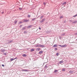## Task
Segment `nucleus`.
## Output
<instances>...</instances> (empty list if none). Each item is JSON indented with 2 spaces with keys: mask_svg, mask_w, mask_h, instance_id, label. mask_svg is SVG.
I'll use <instances>...</instances> for the list:
<instances>
[{
  "mask_svg": "<svg viewBox=\"0 0 77 77\" xmlns=\"http://www.w3.org/2000/svg\"><path fill=\"white\" fill-rule=\"evenodd\" d=\"M35 47H40L41 46V44H39V43H37L36 45H35Z\"/></svg>",
  "mask_w": 77,
  "mask_h": 77,
  "instance_id": "nucleus-1",
  "label": "nucleus"
},
{
  "mask_svg": "<svg viewBox=\"0 0 77 77\" xmlns=\"http://www.w3.org/2000/svg\"><path fill=\"white\" fill-rule=\"evenodd\" d=\"M44 21H45V19H43L41 21V23H43Z\"/></svg>",
  "mask_w": 77,
  "mask_h": 77,
  "instance_id": "nucleus-2",
  "label": "nucleus"
},
{
  "mask_svg": "<svg viewBox=\"0 0 77 77\" xmlns=\"http://www.w3.org/2000/svg\"><path fill=\"white\" fill-rule=\"evenodd\" d=\"M72 23L73 24H76V23H77V20L74 21L73 22H72Z\"/></svg>",
  "mask_w": 77,
  "mask_h": 77,
  "instance_id": "nucleus-3",
  "label": "nucleus"
},
{
  "mask_svg": "<svg viewBox=\"0 0 77 77\" xmlns=\"http://www.w3.org/2000/svg\"><path fill=\"white\" fill-rule=\"evenodd\" d=\"M32 25H30L28 26V27H27V29H30L32 28Z\"/></svg>",
  "mask_w": 77,
  "mask_h": 77,
  "instance_id": "nucleus-4",
  "label": "nucleus"
},
{
  "mask_svg": "<svg viewBox=\"0 0 77 77\" xmlns=\"http://www.w3.org/2000/svg\"><path fill=\"white\" fill-rule=\"evenodd\" d=\"M22 71H24L25 72H28L29 70L26 69H23L22 70Z\"/></svg>",
  "mask_w": 77,
  "mask_h": 77,
  "instance_id": "nucleus-5",
  "label": "nucleus"
},
{
  "mask_svg": "<svg viewBox=\"0 0 77 77\" xmlns=\"http://www.w3.org/2000/svg\"><path fill=\"white\" fill-rule=\"evenodd\" d=\"M40 47H42V48H44V47H45V46L44 45H42L41 44H40Z\"/></svg>",
  "mask_w": 77,
  "mask_h": 77,
  "instance_id": "nucleus-6",
  "label": "nucleus"
},
{
  "mask_svg": "<svg viewBox=\"0 0 77 77\" xmlns=\"http://www.w3.org/2000/svg\"><path fill=\"white\" fill-rule=\"evenodd\" d=\"M66 4V2H64L63 3V6H65V5Z\"/></svg>",
  "mask_w": 77,
  "mask_h": 77,
  "instance_id": "nucleus-7",
  "label": "nucleus"
},
{
  "mask_svg": "<svg viewBox=\"0 0 77 77\" xmlns=\"http://www.w3.org/2000/svg\"><path fill=\"white\" fill-rule=\"evenodd\" d=\"M23 21L24 22H26V23H27V21H29V20H24Z\"/></svg>",
  "mask_w": 77,
  "mask_h": 77,
  "instance_id": "nucleus-8",
  "label": "nucleus"
},
{
  "mask_svg": "<svg viewBox=\"0 0 77 77\" xmlns=\"http://www.w3.org/2000/svg\"><path fill=\"white\" fill-rule=\"evenodd\" d=\"M53 47H57V45L56 44H55L53 46Z\"/></svg>",
  "mask_w": 77,
  "mask_h": 77,
  "instance_id": "nucleus-9",
  "label": "nucleus"
},
{
  "mask_svg": "<svg viewBox=\"0 0 77 77\" xmlns=\"http://www.w3.org/2000/svg\"><path fill=\"white\" fill-rule=\"evenodd\" d=\"M26 29V27H24L21 29V30H25Z\"/></svg>",
  "mask_w": 77,
  "mask_h": 77,
  "instance_id": "nucleus-10",
  "label": "nucleus"
},
{
  "mask_svg": "<svg viewBox=\"0 0 77 77\" xmlns=\"http://www.w3.org/2000/svg\"><path fill=\"white\" fill-rule=\"evenodd\" d=\"M43 52L42 51H40V52H39V54H42V53Z\"/></svg>",
  "mask_w": 77,
  "mask_h": 77,
  "instance_id": "nucleus-11",
  "label": "nucleus"
},
{
  "mask_svg": "<svg viewBox=\"0 0 77 77\" xmlns=\"http://www.w3.org/2000/svg\"><path fill=\"white\" fill-rule=\"evenodd\" d=\"M0 51H1V52H4V51H5V50L1 49V50H0Z\"/></svg>",
  "mask_w": 77,
  "mask_h": 77,
  "instance_id": "nucleus-12",
  "label": "nucleus"
},
{
  "mask_svg": "<svg viewBox=\"0 0 77 77\" xmlns=\"http://www.w3.org/2000/svg\"><path fill=\"white\" fill-rule=\"evenodd\" d=\"M22 56L23 57H26V56H27V55L26 54H24Z\"/></svg>",
  "mask_w": 77,
  "mask_h": 77,
  "instance_id": "nucleus-13",
  "label": "nucleus"
},
{
  "mask_svg": "<svg viewBox=\"0 0 77 77\" xmlns=\"http://www.w3.org/2000/svg\"><path fill=\"white\" fill-rule=\"evenodd\" d=\"M63 47H67V45H65L63 46Z\"/></svg>",
  "mask_w": 77,
  "mask_h": 77,
  "instance_id": "nucleus-14",
  "label": "nucleus"
},
{
  "mask_svg": "<svg viewBox=\"0 0 77 77\" xmlns=\"http://www.w3.org/2000/svg\"><path fill=\"white\" fill-rule=\"evenodd\" d=\"M32 52V51H35V49H31L30 50Z\"/></svg>",
  "mask_w": 77,
  "mask_h": 77,
  "instance_id": "nucleus-15",
  "label": "nucleus"
},
{
  "mask_svg": "<svg viewBox=\"0 0 77 77\" xmlns=\"http://www.w3.org/2000/svg\"><path fill=\"white\" fill-rule=\"evenodd\" d=\"M36 50H37V51H39V50H41V49H40V48H37L36 49Z\"/></svg>",
  "mask_w": 77,
  "mask_h": 77,
  "instance_id": "nucleus-16",
  "label": "nucleus"
},
{
  "mask_svg": "<svg viewBox=\"0 0 77 77\" xmlns=\"http://www.w3.org/2000/svg\"><path fill=\"white\" fill-rule=\"evenodd\" d=\"M58 71V70L55 69L54 71V72H57Z\"/></svg>",
  "mask_w": 77,
  "mask_h": 77,
  "instance_id": "nucleus-17",
  "label": "nucleus"
},
{
  "mask_svg": "<svg viewBox=\"0 0 77 77\" xmlns=\"http://www.w3.org/2000/svg\"><path fill=\"white\" fill-rule=\"evenodd\" d=\"M15 58L13 59V58H11V61H12V60H15Z\"/></svg>",
  "mask_w": 77,
  "mask_h": 77,
  "instance_id": "nucleus-18",
  "label": "nucleus"
},
{
  "mask_svg": "<svg viewBox=\"0 0 77 77\" xmlns=\"http://www.w3.org/2000/svg\"><path fill=\"white\" fill-rule=\"evenodd\" d=\"M63 62L62 61H61L60 62V64H61V63H63Z\"/></svg>",
  "mask_w": 77,
  "mask_h": 77,
  "instance_id": "nucleus-19",
  "label": "nucleus"
},
{
  "mask_svg": "<svg viewBox=\"0 0 77 77\" xmlns=\"http://www.w3.org/2000/svg\"><path fill=\"white\" fill-rule=\"evenodd\" d=\"M36 18H33V19H32V21H34V20H36Z\"/></svg>",
  "mask_w": 77,
  "mask_h": 77,
  "instance_id": "nucleus-20",
  "label": "nucleus"
},
{
  "mask_svg": "<svg viewBox=\"0 0 77 77\" xmlns=\"http://www.w3.org/2000/svg\"><path fill=\"white\" fill-rule=\"evenodd\" d=\"M17 21H18L16 20V21H14V24H17Z\"/></svg>",
  "mask_w": 77,
  "mask_h": 77,
  "instance_id": "nucleus-21",
  "label": "nucleus"
},
{
  "mask_svg": "<svg viewBox=\"0 0 77 77\" xmlns=\"http://www.w3.org/2000/svg\"><path fill=\"white\" fill-rule=\"evenodd\" d=\"M65 35V33H64V34H62L61 35V36H64V35Z\"/></svg>",
  "mask_w": 77,
  "mask_h": 77,
  "instance_id": "nucleus-22",
  "label": "nucleus"
},
{
  "mask_svg": "<svg viewBox=\"0 0 77 77\" xmlns=\"http://www.w3.org/2000/svg\"><path fill=\"white\" fill-rule=\"evenodd\" d=\"M43 17H44V16H41L40 17V19H42V18H43Z\"/></svg>",
  "mask_w": 77,
  "mask_h": 77,
  "instance_id": "nucleus-23",
  "label": "nucleus"
},
{
  "mask_svg": "<svg viewBox=\"0 0 77 77\" xmlns=\"http://www.w3.org/2000/svg\"><path fill=\"white\" fill-rule=\"evenodd\" d=\"M59 53H57L56 54V55L57 56H59Z\"/></svg>",
  "mask_w": 77,
  "mask_h": 77,
  "instance_id": "nucleus-24",
  "label": "nucleus"
},
{
  "mask_svg": "<svg viewBox=\"0 0 77 77\" xmlns=\"http://www.w3.org/2000/svg\"><path fill=\"white\" fill-rule=\"evenodd\" d=\"M62 71H65V69H63L62 70Z\"/></svg>",
  "mask_w": 77,
  "mask_h": 77,
  "instance_id": "nucleus-25",
  "label": "nucleus"
},
{
  "mask_svg": "<svg viewBox=\"0 0 77 77\" xmlns=\"http://www.w3.org/2000/svg\"><path fill=\"white\" fill-rule=\"evenodd\" d=\"M69 22H70L71 23V22H72L73 21L72 20H69Z\"/></svg>",
  "mask_w": 77,
  "mask_h": 77,
  "instance_id": "nucleus-26",
  "label": "nucleus"
},
{
  "mask_svg": "<svg viewBox=\"0 0 77 77\" xmlns=\"http://www.w3.org/2000/svg\"><path fill=\"white\" fill-rule=\"evenodd\" d=\"M4 12H5V10H4V11H3L1 13L2 14H4Z\"/></svg>",
  "mask_w": 77,
  "mask_h": 77,
  "instance_id": "nucleus-27",
  "label": "nucleus"
},
{
  "mask_svg": "<svg viewBox=\"0 0 77 77\" xmlns=\"http://www.w3.org/2000/svg\"><path fill=\"white\" fill-rule=\"evenodd\" d=\"M59 46L60 47H63V45H59Z\"/></svg>",
  "mask_w": 77,
  "mask_h": 77,
  "instance_id": "nucleus-28",
  "label": "nucleus"
},
{
  "mask_svg": "<svg viewBox=\"0 0 77 77\" xmlns=\"http://www.w3.org/2000/svg\"><path fill=\"white\" fill-rule=\"evenodd\" d=\"M28 17L29 18H30V15H28Z\"/></svg>",
  "mask_w": 77,
  "mask_h": 77,
  "instance_id": "nucleus-29",
  "label": "nucleus"
},
{
  "mask_svg": "<svg viewBox=\"0 0 77 77\" xmlns=\"http://www.w3.org/2000/svg\"><path fill=\"white\" fill-rule=\"evenodd\" d=\"M59 38L60 39H61V38H62V37H61V36H60L59 37Z\"/></svg>",
  "mask_w": 77,
  "mask_h": 77,
  "instance_id": "nucleus-30",
  "label": "nucleus"
},
{
  "mask_svg": "<svg viewBox=\"0 0 77 77\" xmlns=\"http://www.w3.org/2000/svg\"><path fill=\"white\" fill-rule=\"evenodd\" d=\"M12 41H13L12 40H11V41H10L9 42L10 43H11V42H12Z\"/></svg>",
  "mask_w": 77,
  "mask_h": 77,
  "instance_id": "nucleus-31",
  "label": "nucleus"
},
{
  "mask_svg": "<svg viewBox=\"0 0 77 77\" xmlns=\"http://www.w3.org/2000/svg\"><path fill=\"white\" fill-rule=\"evenodd\" d=\"M3 54H4V55H5V56H6V53H4Z\"/></svg>",
  "mask_w": 77,
  "mask_h": 77,
  "instance_id": "nucleus-32",
  "label": "nucleus"
},
{
  "mask_svg": "<svg viewBox=\"0 0 77 77\" xmlns=\"http://www.w3.org/2000/svg\"><path fill=\"white\" fill-rule=\"evenodd\" d=\"M21 23H23V22H21V21H20V22H19V24H21Z\"/></svg>",
  "mask_w": 77,
  "mask_h": 77,
  "instance_id": "nucleus-33",
  "label": "nucleus"
},
{
  "mask_svg": "<svg viewBox=\"0 0 77 77\" xmlns=\"http://www.w3.org/2000/svg\"><path fill=\"white\" fill-rule=\"evenodd\" d=\"M76 16H77V14H76V15H75L73 16V17H76Z\"/></svg>",
  "mask_w": 77,
  "mask_h": 77,
  "instance_id": "nucleus-34",
  "label": "nucleus"
},
{
  "mask_svg": "<svg viewBox=\"0 0 77 77\" xmlns=\"http://www.w3.org/2000/svg\"><path fill=\"white\" fill-rule=\"evenodd\" d=\"M43 4L44 5H46V3H45V2H44Z\"/></svg>",
  "mask_w": 77,
  "mask_h": 77,
  "instance_id": "nucleus-35",
  "label": "nucleus"
},
{
  "mask_svg": "<svg viewBox=\"0 0 77 77\" xmlns=\"http://www.w3.org/2000/svg\"><path fill=\"white\" fill-rule=\"evenodd\" d=\"M60 18H63V17L61 16L60 17Z\"/></svg>",
  "mask_w": 77,
  "mask_h": 77,
  "instance_id": "nucleus-36",
  "label": "nucleus"
},
{
  "mask_svg": "<svg viewBox=\"0 0 77 77\" xmlns=\"http://www.w3.org/2000/svg\"><path fill=\"white\" fill-rule=\"evenodd\" d=\"M27 32H26V31H24V33L25 34Z\"/></svg>",
  "mask_w": 77,
  "mask_h": 77,
  "instance_id": "nucleus-37",
  "label": "nucleus"
},
{
  "mask_svg": "<svg viewBox=\"0 0 77 77\" xmlns=\"http://www.w3.org/2000/svg\"><path fill=\"white\" fill-rule=\"evenodd\" d=\"M2 66H3V67H4V66H4V65H3V64H2Z\"/></svg>",
  "mask_w": 77,
  "mask_h": 77,
  "instance_id": "nucleus-38",
  "label": "nucleus"
},
{
  "mask_svg": "<svg viewBox=\"0 0 77 77\" xmlns=\"http://www.w3.org/2000/svg\"><path fill=\"white\" fill-rule=\"evenodd\" d=\"M55 48V51H56V50H57V48Z\"/></svg>",
  "mask_w": 77,
  "mask_h": 77,
  "instance_id": "nucleus-39",
  "label": "nucleus"
},
{
  "mask_svg": "<svg viewBox=\"0 0 77 77\" xmlns=\"http://www.w3.org/2000/svg\"><path fill=\"white\" fill-rule=\"evenodd\" d=\"M19 9H20V10H22V8H19Z\"/></svg>",
  "mask_w": 77,
  "mask_h": 77,
  "instance_id": "nucleus-40",
  "label": "nucleus"
},
{
  "mask_svg": "<svg viewBox=\"0 0 77 77\" xmlns=\"http://www.w3.org/2000/svg\"><path fill=\"white\" fill-rule=\"evenodd\" d=\"M39 29H40V30H41V28L40 27L39 28Z\"/></svg>",
  "mask_w": 77,
  "mask_h": 77,
  "instance_id": "nucleus-41",
  "label": "nucleus"
},
{
  "mask_svg": "<svg viewBox=\"0 0 77 77\" xmlns=\"http://www.w3.org/2000/svg\"><path fill=\"white\" fill-rule=\"evenodd\" d=\"M23 26L22 25H20V27H22Z\"/></svg>",
  "mask_w": 77,
  "mask_h": 77,
  "instance_id": "nucleus-42",
  "label": "nucleus"
},
{
  "mask_svg": "<svg viewBox=\"0 0 77 77\" xmlns=\"http://www.w3.org/2000/svg\"><path fill=\"white\" fill-rule=\"evenodd\" d=\"M75 34L76 35H77V33H75Z\"/></svg>",
  "mask_w": 77,
  "mask_h": 77,
  "instance_id": "nucleus-43",
  "label": "nucleus"
},
{
  "mask_svg": "<svg viewBox=\"0 0 77 77\" xmlns=\"http://www.w3.org/2000/svg\"><path fill=\"white\" fill-rule=\"evenodd\" d=\"M71 72V71H70V72Z\"/></svg>",
  "mask_w": 77,
  "mask_h": 77,
  "instance_id": "nucleus-44",
  "label": "nucleus"
},
{
  "mask_svg": "<svg viewBox=\"0 0 77 77\" xmlns=\"http://www.w3.org/2000/svg\"><path fill=\"white\" fill-rule=\"evenodd\" d=\"M16 58H17V57H16Z\"/></svg>",
  "mask_w": 77,
  "mask_h": 77,
  "instance_id": "nucleus-45",
  "label": "nucleus"
}]
</instances>
